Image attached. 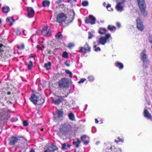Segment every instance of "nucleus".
I'll return each mask as SVG.
<instances>
[{"label": "nucleus", "mask_w": 152, "mask_h": 152, "mask_svg": "<svg viewBox=\"0 0 152 152\" xmlns=\"http://www.w3.org/2000/svg\"><path fill=\"white\" fill-rule=\"evenodd\" d=\"M96 18L93 15H89V19L86 18L85 20V23L87 24H94L95 23Z\"/></svg>", "instance_id": "obj_10"}, {"label": "nucleus", "mask_w": 152, "mask_h": 152, "mask_svg": "<svg viewBox=\"0 0 152 152\" xmlns=\"http://www.w3.org/2000/svg\"><path fill=\"white\" fill-rule=\"evenodd\" d=\"M137 28V29L140 31H143L144 28V26L142 22L141 21L140 19L137 18L136 20Z\"/></svg>", "instance_id": "obj_11"}, {"label": "nucleus", "mask_w": 152, "mask_h": 152, "mask_svg": "<svg viewBox=\"0 0 152 152\" xmlns=\"http://www.w3.org/2000/svg\"><path fill=\"white\" fill-rule=\"evenodd\" d=\"M115 152H122L121 148H117L116 149Z\"/></svg>", "instance_id": "obj_45"}, {"label": "nucleus", "mask_w": 152, "mask_h": 152, "mask_svg": "<svg viewBox=\"0 0 152 152\" xmlns=\"http://www.w3.org/2000/svg\"><path fill=\"white\" fill-rule=\"evenodd\" d=\"M106 5V3L105 2H104V3H103V5L104 6H105Z\"/></svg>", "instance_id": "obj_64"}, {"label": "nucleus", "mask_w": 152, "mask_h": 152, "mask_svg": "<svg viewBox=\"0 0 152 152\" xmlns=\"http://www.w3.org/2000/svg\"><path fill=\"white\" fill-rule=\"evenodd\" d=\"M116 66L120 69H122L124 67L123 64L119 62H117Z\"/></svg>", "instance_id": "obj_25"}, {"label": "nucleus", "mask_w": 152, "mask_h": 152, "mask_svg": "<svg viewBox=\"0 0 152 152\" xmlns=\"http://www.w3.org/2000/svg\"><path fill=\"white\" fill-rule=\"evenodd\" d=\"M94 48H95L94 50L96 52H97L98 50L100 51L101 50L100 48L99 47H97L96 45L95 42H94Z\"/></svg>", "instance_id": "obj_28"}, {"label": "nucleus", "mask_w": 152, "mask_h": 152, "mask_svg": "<svg viewBox=\"0 0 152 152\" xmlns=\"http://www.w3.org/2000/svg\"><path fill=\"white\" fill-rule=\"evenodd\" d=\"M86 136L85 135L82 136L81 138V140L82 141H83L86 138Z\"/></svg>", "instance_id": "obj_47"}, {"label": "nucleus", "mask_w": 152, "mask_h": 152, "mask_svg": "<svg viewBox=\"0 0 152 152\" xmlns=\"http://www.w3.org/2000/svg\"><path fill=\"white\" fill-rule=\"evenodd\" d=\"M149 42L151 44V48H152V37H149Z\"/></svg>", "instance_id": "obj_44"}, {"label": "nucleus", "mask_w": 152, "mask_h": 152, "mask_svg": "<svg viewBox=\"0 0 152 152\" xmlns=\"http://www.w3.org/2000/svg\"><path fill=\"white\" fill-rule=\"evenodd\" d=\"M72 130L71 125L67 123L62 124L60 129V132L63 134H66L70 133Z\"/></svg>", "instance_id": "obj_1"}, {"label": "nucleus", "mask_w": 152, "mask_h": 152, "mask_svg": "<svg viewBox=\"0 0 152 152\" xmlns=\"http://www.w3.org/2000/svg\"><path fill=\"white\" fill-rule=\"evenodd\" d=\"M56 38L58 39H60L62 38V36L60 32H58L56 35Z\"/></svg>", "instance_id": "obj_26"}, {"label": "nucleus", "mask_w": 152, "mask_h": 152, "mask_svg": "<svg viewBox=\"0 0 152 152\" xmlns=\"http://www.w3.org/2000/svg\"><path fill=\"white\" fill-rule=\"evenodd\" d=\"M61 2V0H59L58 1H57L56 2V3L59 4Z\"/></svg>", "instance_id": "obj_58"}, {"label": "nucleus", "mask_w": 152, "mask_h": 152, "mask_svg": "<svg viewBox=\"0 0 152 152\" xmlns=\"http://www.w3.org/2000/svg\"><path fill=\"white\" fill-rule=\"evenodd\" d=\"M122 4L120 2V1L117 3L115 7L118 11L120 12H121L123 11V6L121 4Z\"/></svg>", "instance_id": "obj_14"}, {"label": "nucleus", "mask_w": 152, "mask_h": 152, "mask_svg": "<svg viewBox=\"0 0 152 152\" xmlns=\"http://www.w3.org/2000/svg\"><path fill=\"white\" fill-rule=\"evenodd\" d=\"M69 85V81L67 78H63L59 81L58 85L61 88L68 87Z\"/></svg>", "instance_id": "obj_5"}, {"label": "nucleus", "mask_w": 152, "mask_h": 152, "mask_svg": "<svg viewBox=\"0 0 152 152\" xmlns=\"http://www.w3.org/2000/svg\"><path fill=\"white\" fill-rule=\"evenodd\" d=\"M65 72L67 74H69L71 72L68 70H66Z\"/></svg>", "instance_id": "obj_52"}, {"label": "nucleus", "mask_w": 152, "mask_h": 152, "mask_svg": "<svg viewBox=\"0 0 152 152\" xmlns=\"http://www.w3.org/2000/svg\"><path fill=\"white\" fill-rule=\"evenodd\" d=\"M26 142H24L23 145H20V144H19L18 145V147H20L21 148H27L26 146Z\"/></svg>", "instance_id": "obj_30"}, {"label": "nucleus", "mask_w": 152, "mask_h": 152, "mask_svg": "<svg viewBox=\"0 0 152 152\" xmlns=\"http://www.w3.org/2000/svg\"><path fill=\"white\" fill-rule=\"evenodd\" d=\"M10 21L12 20L13 22H15V20L12 17H10Z\"/></svg>", "instance_id": "obj_53"}, {"label": "nucleus", "mask_w": 152, "mask_h": 152, "mask_svg": "<svg viewBox=\"0 0 152 152\" xmlns=\"http://www.w3.org/2000/svg\"><path fill=\"white\" fill-rule=\"evenodd\" d=\"M5 47L2 44L0 45V56L4 57L5 56L4 49Z\"/></svg>", "instance_id": "obj_13"}, {"label": "nucleus", "mask_w": 152, "mask_h": 152, "mask_svg": "<svg viewBox=\"0 0 152 152\" xmlns=\"http://www.w3.org/2000/svg\"><path fill=\"white\" fill-rule=\"evenodd\" d=\"M84 49L85 50H87L88 51H90V48L87 44L85 45Z\"/></svg>", "instance_id": "obj_32"}, {"label": "nucleus", "mask_w": 152, "mask_h": 152, "mask_svg": "<svg viewBox=\"0 0 152 152\" xmlns=\"http://www.w3.org/2000/svg\"><path fill=\"white\" fill-rule=\"evenodd\" d=\"M88 34L89 35V36L88 37V38L89 39H91L92 38V34L90 32H88Z\"/></svg>", "instance_id": "obj_49"}, {"label": "nucleus", "mask_w": 152, "mask_h": 152, "mask_svg": "<svg viewBox=\"0 0 152 152\" xmlns=\"http://www.w3.org/2000/svg\"><path fill=\"white\" fill-rule=\"evenodd\" d=\"M19 140V139L16 137H11L8 139L9 144L11 146H13Z\"/></svg>", "instance_id": "obj_9"}, {"label": "nucleus", "mask_w": 152, "mask_h": 152, "mask_svg": "<svg viewBox=\"0 0 152 152\" xmlns=\"http://www.w3.org/2000/svg\"><path fill=\"white\" fill-rule=\"evenodd\" d=\"M10 11V9L9 7L7 6L6 7H3L2 8V11L3 12L7 13Z\"/></svg>", "instance_id": "obj_20"}, {"label": "nucleus", "mask_w": 152, "mask_h": 152, "mask_svg": "<svg viewBox=\"0 0 152 152\" xmlns=\"http://www.w3.org/2000/svg\"><path fill=\"white\" fill-rule=\"evenodd\" d=\"M89 80L90 81H93L94 80V78L92 76H90L88 77Z\"/></svg>", "instance_id": "obj_39"}, {"label": "nucleus", "mask_w": 152, "mask_h": 152, "mask_svg": "<svg viewBox=\"0 0 152 152\" xmlns=\"http://www.w3.org/2000/svg\"><path fill=\"white\" fill-rule=\"evenodd\" d=\"M137 1L142 13L144 15H147V12L145 11L146 4L144 0H137Z\"/></svg>", "instance_id": "obj_2"}, {"label": "nucleus", "mask_w": 152, "mask_h": 152, "mask_svg": "<svg viewBox=\"0 0 152 152\" xmlns=\"http://www.w3.org/2000/svg\"><path fill=\"white\" fill-rule=\"evenodd\" d=\"M79 49H80V50H79V52L83 53H84V54H85L86 53V52L85 51L83 50V47H80L79 48Z\"/></svg>", "instance_id": "obj_40"}, {"label": "nucleus", "mask_w": 152, "mask_h": 152, "mask_svg": "<svg viewBox=\"0 0 152 152\" xmlns=\"http://www.w3.org/2000/svg\"><path fill=\"white\" fill-rule=\"evenodd\" d=\"M116 25L118 28H119L121 26V24L120 23H119L117 22L116 23Z\"/></svg>", "instance_id": "obj_51"}, {"label": "nucleus", "mask_w": 152, "mask_h": 152, "mask_svg": "<svg viewBox=\"0 0 152 152\" xmlns=\"http://www.w3.org/2000/svg\"><path fill=\"white\" fill-rule=\"evenodd\" d=\"M120 2L121 3H123L124 2H125L126 1V0H120Z\"/></svg>", "instance_id": "obj_56"}, {"label": "nucleus", "mask_w": 152, "mask_h": 152, "mask_svg": "<svg viewBox=\"0 0 152 152\" xmlns=\"http://www.w3.org/2000/svg\"><path fill=\"white\" fill-rule=\"evenodd\" d=\"M50 4V2L48 0H45L42 2V5L44 7H46L49 6Z\"/></svg>", "instance_id": "obj_22"}, {"label": "nucleus", "mask_w": 152, "mask_h": 152, "mask_svg": "<svg viewBox=\"0 0 152 152\" xmlns=\"http://www.w3.org/2000/svg\"><path fill=\"white\" fill-rule=\"evenodd\" d=\"M82 4L84 6H86L88 5V1H83L82 2Z\"/></svg>", "instance_id": "obj_36"}, {"label": "nucleus", "mask_w": 152, "mask_h": 152, "mask_svg": "<svg viewBox=\"0 0 152 152\" xmlns=\"http://www.w3.org/2000/svg\"><path fill=\"white\" fill-rule=\"evenodd\" d=\"M70 145H69V144H67V149L68 148H69L70 147Z\"/></svg>", "instance_id": "obj_60"}, {"label": "nucleus", "mask_w": 152, "mask_h": 152, "mask_svg": "<svg viewBox=\"0 0 152 152\" xmlns=\"http://www.w3.org/2000/svg\"><path fill=\"white\" fill-rule=\"evenodd\" d=\"M7 114V113L5 109L0 110V117L1 118H4Z\"/></svg>", "instance_id": "obj_16"}, {"label": "nucleus", "mask_w": 152, "mask_h": 152, "mask_svg": "<svg viewBox=\"0 0 152 152\" xmlns=\"http://www.w3.org/2000/svg\"><path fill=\"white\" fill-rule=\"evenodd\" d=\"M69 74V77H72V73L71 72Z\"/></svg>", "instance_id": "obj_61"}, {"label": "nucleus", "mask_w": 152, "mask_h": 152, "mask_svg": "<svg viewBox=\"0 0 152 152\" xmlns=\"http://www.w3.org/2000/svg\"><path fill=\"white\" fill-rule=\"evenodd\" d=\"M57 149V148L56 146L53 145H50L48 148V150L53 152Z\"/></svg>", "instance_id": "obj_17"}, {"label": "nucleus", "mask_w": 152, "mask_h": 152, "mask_svg": "<svg viewBox=\"0 0 152 152\" xmlns=\"http://www.w3.org/2000/svg\"><path fill=\"white\" fill-rule=\"evenodd\" d=\"M51 63L50 62H49L48 63H46L45 64L44 67L47 70H49L50 68Z\"/></svg>", "instance_id": "obj_24"}, {"label": "nucleus", "mask_w": 152, "mask_h": 152, "mask_svg": "<svg viewBox=\"0 0 152 152\" xmlns=\"http://www.w3.org/2000/svg\"><path fill=\"white\" fill-rule=\"evenodd\" d=\"M107 30L104 28H100L99 32L101 34H103L107 32Z\"/></svg>", "instance_id": "obj_21"}, {"label": "nucleus", "mask_w": 152, "mask_h": 152, "mask_svg": "<svg viewBox=\"0 0 152 152\" xmlns=\"http://www.w3.org/2000/svg\"><path fill=\"white\" fill-rule=\"evenodd\" d=\"M146 50L144 49L141 53V57L143 62V66L145 68L148 67L149 64V61L147 59V57L146 54Z\"/></svg>", "instance_id": "obj_3"}, {"label": "nucleus", "mask_w": 152, "mask_h": 152, "mask_svg": "<svg viewBox=\"0 0 152 152\" xmlns=\"http://www.w3.org/2000/svg\"><path fill=\"white\" fill-rule=\"evenodd\" d=\"M42 34L44 36L49 35L51 34L50 28L48 26H45L41 31Z\"/></svg>", "instance_id": "obj_8"}, {"label": "nucleus", "mask_w": 152, "mask_h": 152, "mask_svg": "<svg viewBox=\"0 0 152 152\" xmlns=\"http://www.w3.org/2000/svg\"><path fill=\"white\" fill-rule=\"evenodd\" d=\"M86 80V79L85 78L81 79L80 81L78 82V83L79 84H80L81 83H83Z\"/></svg>", "instance_id": "obj_42"}, {"label": "nucleus", "mask_w": 152, "mask_h": 152, "mask_svg": "<svg viewBox=\"0 0 152 152\" xmlns=\"http://www.w3.org/2000/svg\"><path fill=\"white\" fill-rule=\"evenodd\" d=\"M28 123L27 122V121H23V124L24 126H26L28 125Z\"/></svg>", "instance_id": "obj_48"}, {"label": "nucleus", "mask_w": 152, "mask_h": 152, "mask_svg": "<svg viewBox=\"0 0 152 152\" xmlns=\"http://www.w3.org/2000/svg\"><path fill=\"white\" fill-rule=\"evenodd\" d=\"M144 116L148 118V119H150L151 118V115L147 109H145L144 112Z\"/></svg>", "instance_id": "obj_15"}, {"label": "nucleus", "mask_w": 152, "mask_h": 152, "mask_svg": "<svg viewBox=\"0 0 152 152\" xmlns=\"http://www.w3.org/2000/svg\"><path fill=\"white\" fill-rule=\"evenodd\" d=\"M15 31L18 35H19L20 34V29L19 28H17L15 29Z\"/></svg>", "instance_id": "obj_33"}, {"label": "nucleus", "mask_w": 152, "mask_h": 152, "mask_svg": "<svg viewBox=\"0 0 152 152\" xmlns=\"http://www.w3.org/2000/svg\"><path fill=\"white\" fill-rule=\"evenodd\" d=\"M24 45L23 44H22L21 45L18 46V48L19 49H24Z\"/></svg>", "instance_id": "obj_46"}, {"label": "nucleus", "mask_w": 152, "mask_h": 152, "mask_svg": "<svg viewBox=\"0 0 152 152\" xmlns=\"http://www.w3.org/2000/svg\"><path fill=\"white\" fill-rule=\"evenodd\" d=\"M28 15L29 17H32L34 15V9L31 7H28L27 9Z\"/></svg>", "instance_id": "obj_12"}, {"label": "nucleus", "mask_w": 152, "mask_h": 152, "mask_svg": "<svg viewBox=\"0 0 152 152\" xmlns=\"http://www.w3.org/2000/svg\"><path fill=\"white\" fill-rule=\"evenodd\" d=\"M37 48L39 50H42L41 48L40 47L39 45H37L36 46Z\"/></svg>", "instance_id": "obj_54"}, {"label": "nucleus", "mask_w": 152, "mask_h": 152, "mask_svg": "<svg viewBox=\"0 0 152 152\" xmlns=\"http://www.w3.org/2000/svg\"><path fill=\"white\" fill-rule=\"evenodd\" d=\"M81 142L80 141L78 138L77 139V141H73L72 142L73 145H75L76 147H78L79 146V145Z\"/></svg>", "instance_id": "obj_19"}, {"label": "nucleus", "mask_w": 152, "mask_h": 152, "mask_svg": "<svg viewBox=\"0 0 152 152\" xmlns=\"http://www.w3.org/2000/svg\"><path fill=\"white\" fill-rule=\"evenodd\" d=\"M65 64L67 66H70V65L67 63H66Z\"/></svg>", "instance_id": "obj_62"}, {"label": "nucleus", "mask_w": 152, "mask_h": 152, "mask_svg": "<svg viewBox=\"0 0 152 152\" xmlns=\"http://www.w3.org/2000/svg\"><path fill=\"white\" fill-rule=\"evenodd\" d=\"M110 37V34H107L105 35V37H101L99 39V42L102 45H104Z\"/></svg>", "instance_id": "obj_7"}, {"label": "nucleus", "mask_w": 152, "mask_h": 152, "mask_svg": "<svg viewBox=\"0 0 152 152\" xmlns=\"http://www.w3.org/2000/svg\"><path fill=\"white\" fill-rule=\"evenodd\" d=\"M39 97H37L34 94H32L30 98V99L34 104H42L44 102V99H40V101H41V102H40V101L39 100Z\"/></svg>", "instance_id": "obj_4"}, {"label": "nucleus", "mask_w": 152, "mask_h": 152, "mask_svg": "<svg viewBox=\"0 0 152 152\" xmlns=\"http://www.w3.org/2000/svg\"><path fill=\"white\" fill-rule=\"evenodd\" d=\"M67 53L66 52H64L63 53L62 57L64 58H67Z\"/></svg>", "instance_id": "obj_37"}, {"label": "nucleus", "mask_w": 152, "mask_h": 152, "mask_svg": "<svg viewBox=\"0 0 152 152\" xmlns=\"http://www.w3.org/2000/svg\"><path fill=\"white\" fill-rule=\"evenodd\" d=\"M111 7V5L110 4H107V6L106 7V8L108 9V10L109 11H111V8H110L109 9H108V8H110Z\"/></svg>", "instance_id": "obj_43"}, {"label": "nucleus", "mask_w": 152, "mask_h": 152, "mask_svg": "<svg viewBox=\"0 0 152 152\" xmlns=\"http://www.w3.org/2000/svg\"><path fill=\"white\" fill-rule=\"evenodd\" d=\"M84 142V144L85 145H86L88 144V143H89V142L87 141H85Z\"/></svg>", "instance_id": "obj_57"}, {"label": "nucleus", "mask_w": 152, "mask_h": 152, "mask_svg": "<svg viewBox=\"0 0 152 152\" xmlns=\"http://www.w3.org/2000/svg\"><path fill=\"white\" fill-rule=\"evenodd\" d=\"M75 46V44L73 43H70L68 44V47L69 48H71Z\"/></svg>", "instance_id": "obj_38"}, {"label": "nucleus", "mask_w": 152, "mask_h": 152, "mask_svg": "<svg viewBox=\"0 0 152 152\" xmlns=\"http://www.w3.org/2000/svg\"><path fill=\"white\" fill-rule=\"evenodd\" d=\"M61 148L62 149L64 150L67 149V144L66 143H64L62 145Z\"/></svg>", "instance_id": "obj_34"}, {"label": "nucleus", "mask_w": 152, "mask_h": 152, "mask_svg": "<svg viewBox=\"0 0 152 152\" xmlns=\"http://www.w3.org/2000/svg\"><path fill=\"white\" fill-rule=\"evenodd\" d=\"M68 117L70 120L72 121H74L75 120V116L72 113H70L69 114Z\"/></svg>", "instance_id": "obj_23"}, {"label": "nucleus", "mask_w": 152, "mask_h": 152, "mask_svg": "<svg viewBox=\"0 0 152 152\" xmlns=\"http://www.w3.org/2000/svg\"><path fill=\"white\" fill-rule=\"evenodd\" d=\"M57 113L58 118H60L63 117V111L62 110H58Z\"/></svg>", "instance_id": "obj_18"}, {"label": "nucleus", "mask_w": 152, "mask_h": 152, "mask_svg": "<svg viewBox=\"0 0 152 152\" xmlns=\"http://www.w3.org/2000/svg\"><path fill=\"white\" fill-rule=\"evenodd\" d=\"M61 100L60 99H58L56 100H55L53 101V103L56 104H58L61 102Z\"/></svg>", "instance_id": "obj_31"}, {"label": "nucleus", "mask_w": 152, "mask_h": 152, "mask_svg": "<svg viewBox=\"0 0 152 152\" xmlns=\"http://www.w3.org/2000/svg\"><path fill=\"white\" fill-rule=\"evenodd\" d=\"M33 67V63L31 61H29L28 64V69L29 70H31Z\"/></svg>", "instance_id": "obj_27"}, {"label": "nucleus", "mask_w": 152, "mask_h": 152, "mask_svg": "<svg viewBox=\"0 0 152 152\" xmlns=\"http://www.w3.org/2000/svg\"><path fill=\"white\" fill-rule=\"evenodd\" d=\"M4 118H1L0 117V125H1L2 124L4 123Z\"/></svg>", "instance_id": "obj_41"}, {"label": "nucleus", "mask_w": 152, "mask_h": 152, "mask_svg": "<svg viewBox=\"0 0 152 152\" xmlns=\"http://www.w3.org/2000/svg\"><path fill=\"white\" fill-rule=\"evenodd\" d=\"M100 142L99 141H98V142H97L96 143V145H99L100 143Z\"/></svg>", "instance_id": "obj_63"}, {"label": "nucleus", "mask_w": 152, "mask_h": 152, "mask_svg": "<svg viewBox=\"0 0 152 152\" xmlns=\"http://www.w3.org/2000/svg\"><path fill=\"white\" fill-rule=\"evenodd\" d=\"M6 20L7 22H10L9 24L10 26H12L13 25V23L11 22V21H10V17H8L7 18Z\"/></svg>", "instance_id": "obj_35"}, {"label": "nucleus", "mask_w": 152, "mask_h": 152, "mask_svg": "<svg viewBox=\"0 0 152 152\" xmlns=\"http://www.w3.org/2000/svg\"><path fill=\"white\" fill-rule=\"evenodd\" d=\"M118 139L119 140V141H121L122 142H123L124 141V139H121L120 137H118Z\"/></svg>", "instance_id": "obj_50"}, {"label": "nucleus", "mask_w": 152, "mask_h": 152, "mask_svg": "<svg viewBox=\"0 0 152 152\" xmlns=\"http://www.w3.org/2000/svg\"><path fill=\"white\" fill-rule=\"evenodd\" d=\"M115 27L110 25H109L107 27V29L111 31H113V29H115Z\"/></svg>", "instance_id": "obj_29"}, {"label": "nucleus", "mask_w": 152, "mask_h": 152, "mask_svg": "<svg viewBox=\"0 0 152 152\" xmlns=\"http://www.w3.org/2000/svg\"><path fill=\"white\" fill-rule=\"evenodd\" d=\"M66 18V15L63 13L58 14L57 17V21L58 23L65 22Z\"/></svg>", "instance_id": "obj_6"}, {"label": "nucleus", "mask_w": 152, "mask_h": 152, "mask_svg": "<svg viewBox=\"0 0 152 152\" xmlns=\"http://www.w3.org/2000/svg\"><path fill=\"white\" fill-rule=\"evenodd\" d=\"M75 0H67V1L68 2L72 3V2L74 1Z\"/></svg>", "instance_id": "obj_55"}, {"label": "nucleus", "mask_w": 152, "mask_h": 152, "mask_svg": "<svg viewBox=\"0 0 152 152\" xmlns=\"http://www.w3.org/2000/svg\"><path fill=\"white\" fill-rule=\"evenodd\" d=\"M95 123L96 124L98 123L99 121H98V120L96 118V119H95Z\"/></svg>", "instance_id": "obj_59"}]
</instances>
